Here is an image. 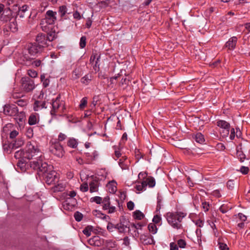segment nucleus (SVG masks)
I'll list each match as a JSON object with an SVG mask.
<instances>
[{
	"mask_svg": "<svg viewBox=\"0 0 250 250\" xmlns=\"http://www.w3.org/2000/svg\"><path fill=\"white\" fill-rule=\"evenodd\" d=\"M74 217L77 221L80 222L82 220L83 215L81 212L76 211L74 214Z\"/></svg>",
	"mask_w": 250,
	"mask_h": 250,
	"instance_id": "nucleus-43",
	"label": "nucleus"
},
{
	"mask_svg": "<svg viewBox=\"0 0 250 250\" xmlns=\"http://www.w3.org/2000/svg\"><path fill=\"white\" fill-rule=\"evenodd\" d=\"M161 220H162V218L160 216V215H156L154 216V217L152 219V221L154 223L153 224H158L159 223H160L161 222Z\"/></svg>",
	"mask_w": 250,
	"mask_h": 250,
	"instance_id": "nucleus-51",
	"label": "nucleus"
},
{
	"mask_svg": "<svg viewBox=\"0 0 250 250\" xmlns=\"http://www.w3.org/2000/svg\"><path fill=\"white\" fill-rule=\"evenodd\" d=\"M23 143V140L21 138H18L17 140L12 142L9 145V147L11 149H16L22 146Z\"/></svg>",
	"mask_w": 250,
	"mask_h": 250,
	"instance_id": "nucleus-19",
	"label": "nucleus"
},
{
	"mask_svg": "<svg viewBox=\"0 0 250 250\" xmlns=\"http://www.w3.org/2000/svg\"><path fill=\"white\" fill-rule=\"evenodd\" d=\"M102 203H103V209L106 210L109 208L110 202L109 197L108 196L105 197L103 200H102Z\"/></svg>",
	"mask_w": 250,
	"mask_h": 250,
	"instance_id": "nucleus-27",
	"label": "nucleus"
},
{
	"mask_svg": "<svg viewBox=\"0 0 250 250\" xmlns=\"http://www.w3.org/2000/svg\"><path fill=\"white\" fill-rule=\"evenodd\" d=\"M54 36L52 34L49 35H45L44 34H39L36 37V42L37 45L42 47V49L47 46V42H51L54 40Z\"/></svg>",
	"mask_w": 250,
	"mask_h": 250,
	"instance_id": "nucleus-7",
	"label": "nucleus"
},
{
	"mask_svg": "<svg viewBox=\"0 0 250 250\" xmlns=\"http://www.w3.org/2000/svg\"><path fill=\"white\" fill-rule=\"evenodd\" d=\"M42 156L37 158V155H35L32 158L34 159L30 162V166L34 169L37 170L39 175L42 174V172H45L47 170L48 165L46 163H42Z\"/></svg>",
	"mask_w": 250,
	"mask_h": 250,
	"instance_id": "nucleus-4",
	"label": "nucleus"
},
{
	"mask_svg": "<svg viewBox=\"0 0 250 250\" xmlns=\"http://www.w3.org/2000/svg\"><path fill=\"white\" fill-rule=\"evenodd\" d=\"M216 125L222 129H230V124L225 120H219L216 121Z\"/></svg>",
	"mask_w": 250,
	"mask_h": 250,
	"instance_id": "nucleus-20",
	"label": "nucleus"
},
{
	"mask_svg": "<svg viewBox=\"0 0 250 250\" xmlns=\"http://www.w3.org/2000/svg\"><path fill=\"white\" fill-rule=\"evenodd\" d=\"M237 41V38L236 37H231L226 43L225 47L229 50H233L235 48Z\"/></svg>",
	"mask_w": 250,
	"mask_h": 250,
	"instance_id": "nucleus-16",
	"label": "nucleus"
},
{
	"mask_svg": "<svg viewBox=\"0 0 250 250\" xmlns=\"http://www.w3.org/2000/svg\"><path fill=\"white\" fill-rule=\"evenodd\" d=\"M134 217L138 220H142L145 217L143 213L139 210H137L133 213Z\"/></svg>",
	"mask_w": 250,
	"mask_h": 250,
	"instance_id": "nucleus-34",
	"label": "nucleus"
},
{
	"mask_svg": "<svg viewBox=\"0 0 250 250\" xmlns=\"http://www.w3.org/2000/svg\"><path fill=\"white\" fill-rule=\"evenodd\" d=\"M83 231L84 234H85L87 237H88L91 234L92 229L91 228L87 227L83 230Z\"/></svg>",
	"mask_w": 250,
	"mask_h": 250,
	"instance_id": "nucleus-47",
	"label": "nucleus"
},
{
	"mask_svg": "<svg viewBox=\"0 0 250 250\" xmlns=\"http://www.w3.org/2000/svg\"><path fill=\"white\" fill-rule=\"evenodd\" d=\"M140 241L144 245H152L155 242L153 237L150 234L141 235Z\"/></svg>",
	"mask_w": 250,
	"mask_h": 250,
	"instance_id": "nucleus-15",
	"label": "nucleus"
},
{
	"mask_svg": "<svg viewBox=\"0 0 250 250\" xmlns=\"http://www.w3.org/2000/svg\"><path fill=\"white\" fill-rule=\"evenodd\" d=\"M144 181L146 182L147 186H148L150 188H153L155 185V180L152 177H148Z\"/></svg>",
	"mask_w": 250,
	"mask_h": 250,
	"instance_id": "nucleus-32",
	"label": "nucleus"
},
{
	"mask_svg": "<svg viewBox=\"0 0 250 250\" xmlns=\"http://www.w3.org/2000/svg\"><path fill=\"white\" fill-rule=\"evenodd\" d=\"M148 229L151 233L153 234L156 233L157 231V227L156 225L153 223H150L148 225Z\"/></svg>",
	"mask_w": 250,
	"mask_h": 250,
	"instance_id": "nucleus-36",
	"label": "nucleus"
},
{
	"mask_svg": "<svg viewBox=\"0 0 250 250\" xmlns=\"http://www.w3.org/2000/svg\"><path fill=\"white\" fill-rule=\"evenodd\" d=\"M19 134V132L16 130H13L11 132L10 134V137L11 139L15 138Z\"/></svg>",
	"mask_w": 250,
	"mask_h": 250,
	"instance_id": "nucleus-62",
	"label": "nucleus"
},
{
	"mask_svg": "<svg viewBox=\"0 0 250 250\" xmlns=\"http://www.w3.org/2000/svg\"><path fill=\"white\" fill-rule=\"evenodd\" d=\"M67 138V136L62 133H60L58 135V142L64 141Z\"/></svg>",
	"mask_w": 250,
	"mask_h": 250,
	"instance_id": "nucleus-54",
	"label": "nucleus"
},
{
	"mask_svg": "<svg viewBox=\"0 0 250 250\" xmlns=\"http://www.w3.org/2000/svg\"><path fill=\"white\" fill-rule=\"evenodd\" d=\"M21 82L22 89L26 92L32 91L35 88L34 82L29 77L22 78Z\"/></svg>",
	"mask_w": 250,
	"mask_h": 250,
	"instance_id": "nucleus-9",
	"label": "nucleus"
},
{
	"mask_svg": "<svg viewBox=\"0 0 250 250\" xmlns=\"http://www.w3.org/2000/svg\"><path fill=\"white\" fill-rule=\"evenodd\" d=\"M66 11L67 8L66 6L65 5H62L59 7V12L61 14V16L62 17H63L65 15Z\"/></svg>",
	"mask_w": 250,
	"mask_h": 250,
	"instance_id": "nucleus-44",
	"label": "nucleus"
},
{
	"mask_svg": "<svg viewBox=\"0 0 250 250\" xmlns=\"http://www.w3.org/2000/svg\"><path fill=\"white\" fill-rule=\"evenodd\" d=\"M3 30L5 34H8L9 32H16L18 30V27L16 19H13L12 21L5 24L3 27Z\"/></svg>",
	"mask_w": 250,
	"mask_h": 250,
	"instance_id": "nucleus-13",
	"label": "nucleus"
},
{
	"mask_svg": "<svg viewBox=\"0 0 250 250\" xmlns=\"http://www.w3.org/2000/svg\"><path fill=\"white\" fill-rule=\"evenodd\" d=\"M15 116L16 117L15 119L17 121L18 124L20 123H22L25 117L24 114L22 112H21L19 114H18Z\"/></svg>",
	"mask_w": 250,
	"mask_h": 250,
	"instance_id": "nucleus-35",
	"label": "nucleus"
},
{
	"mask_svg": "<svg viewBox=\"0 0 250 250\" xmlns=\"http://www.w3.org/2000/svg\"><path fill=\"white\" fill-rule=\"evenodd\" d=\"M238 216L241 221L242 222H245L247 220V216L243 214L242 213H239L238 214Z\"/></svg>",
	"mask_w": 250,
	"mask_h": 250,
	"instance_id": "nucleus-59",
	"label": "nucleus"
},
{
	"mask_svg": "<svg viewBox=\"0 0 250 250\" xmlns=\"http://www.w3.org/2000/svg\"><path fill=\"white\" fill-rule=\"evenodd\" d=\"M40 176H42L48 185H51L58 181L57 173L54 170H47L45 172H42Z\"/></svg>",
	"mask_w": 250,
	"mask_h": 250,
	"instance_id": "nucleus-6",
	"label": "nucleus"
},
{
	"mask_svg": "<svg viewBox=\"0 0 250 250\" xmlns=\"http://www.w3.org/2000/svg\"><path fill=\"white\" fill-rule=\"evenodd\" d=\"M147 186L146 182L142 181L140 184L137 185L135 186V188L136 190L141 191L146 190V187Z\"/></svg>",
	"mask_w": 250,
	"mask_h": 250,
	"instance_id": "nucleus-33",
	"label": "nucleus"
},
{
	"mask_svg": "<svg viewBox=\"0 0 250 250\" xmlns=\"http://www.w3.org/2000/svg\"><path fill=\"white\" fill-rule=\"evenodd\" d=\"M46 107V102L45 101H37L34 104V109L35 111H38L40 109Z\"/></svg>",
	"mask_w": 250,
	"mask_h": 250,
	"instance_id": "nucleus-22",
	"label": "nucleus"
},
{
	"mask_svg": "<svg viewBox=\"0 0 250 250\" xmlns=\"http://www.w3.org/2000/svg\"><path fill=\"white\" fill-rule=\"evenodd\" d=\"M240 171L242 174L246 175L248 173L249 171V168L248 167L242 166L240 168Z\"/></svg>",
	"mask_w": 250,
	"mask_h": 250,
	"instance_id": "nucleus-55",
	"label": "nucleus"
},
{
	"mask_svg": "<svg viewBox=\"0 0 250 250\" xmlns=\"http://www.w3.org/2000/svg\"><path fill=\"white\" fill-rule=\"evenodd\" d=\"M15 14L9 8L5 9L0 16V20L4 22L12 21L14 18Z\"/></svg>",
	"mask_w": 250,
	"mask_h": 250,
	"instance_id": "nucleus-11",
	"label": "nucleus"
},
{
	"mask_svg": "<svg viewBox=\"0 0 250 250\" xmlns=\"http://www.w3.org/2000/svg\"><path fill=\"white\" fill-rule=\"evenodd\" d=\"M230 129H222L220 131V134L223 138H226L229 134Z\"/></svg>",
	"mask_w": 250,
	"mask_h": 250,
	"instance_id": "nucleus-46",
	"label": "nucleus"
},
{
	"mask_svg": "<svg viewBox=\"0 0 250 250\" xmlns=\"http://www.w3.org/2000/svg\"><path fill=\"white\" fill-rule=\"evenodd\" d=\"M92 202H94L98 204H100L102 203V198L99 196H95L91 199Z\"/></svg>",
	"mask_w": 250,
	"mask_h": 250,
	"instance_id": "nucleus-53",
	"label": "nucleus"
},
{
	"mask_svg": "<svg viewBox=\"0 0 250 250\" xmlns=\"http://www.w3.org/2000/svg\"><path fill=\"white\" fill-rule=\"evenodd\" d=\"M90 191V192H93L97 191L98 189V184L96 182H92L89 184Z\"/></svg>",
	"mask_w": 250,
	"mask_h": 250,
	"instance_id": "nucleus-37",
	"label": "nucleus"
},
{
	"mask_svg": "<svg viewBox=\"0 0 250 250\" xmlns=\"http://www.w3.org/2000/svg\"><path fill=\"white\" fill-rule=\"evenodd\" d=\"M230 209V208L228 206V205L223 204L222 205L220 208L219 210L220 211L223 213H226L228 210H229Z\"/></svg>",
	"mask_w": 250,
	"mask_h": 250,
	"instance_id": "nucleus-40",
	"label": "nucleus"
},
{
	"mask_svg": "<svg viewBox=\"0 0 250 250\" xmlns=\"http://www.w3.org/2000/svg\"><path fill=\"white\" fill-rule=\"evenodd\" d=\"M209 204L206 202H203L202 203V207L204 211L207 212L209 209Z\"/></svg>",
	"mask_w": 250,
	"mask_h": 250,
	"instance_id": "nucleus-56",
	"label": "nucleus"
},
{
	"mask_svg": "<svg viewBox=\"0 0 250 250\" xmlns=\"http://www.w3.org/2000/svg\"><path fill=\"white\" fill-rule=\"evenodd\" d=\"M37 155V158L41 156V151L35 142H28L26 146V150L24 151L20 149L15 153V158L17 159L24 160L32 159L34 156Z\"/></svg>",
	"mask_w": 250,
	"mask_h": 250,
	"instance_id": "nucleus-1",
	"label": "nucleus"
},
{
	"mask_svg": "<svg viewBox=\"0 0 250 250\" xmlns=\"http://www.w3.org/2000/svg\"><path fill=\"white\" fill-rule=\"evenodd\" d=\"M64 104V102L61 100L60 95L55 100H52V109L50 111L51 114L53 116H56L58 113H63L65 109Z\"/></svg>",
	"mask_w": 250,
	"mask_h": 250,
	"instance_id": "nucleus-5",
	"label": "nucleus"
},
{
	"mask_svg": "<svg viewBox=\"0 0 250 250\" xmlns=\"http://www.w3.org/2000/svg\"><path fill=\"white\" fill-rule=\"evenodd\" d=\"M81 76V74L80 72H79V70L78 69H75L73 71L72 73V78L74 79H77L79 78Z\"/></svg>",
	"mask_w": 250,
	"mask_h": 250,
	"instance_id": "nucleus-49",
	"label": "nucleus"
},
{
	"mask_svg": "<svg viewBox=\"0 0 250 250\" xmlns=\"http://www.w3.org/2000/svg\"><path fill=\"white\" fill-rule=\"evenodd\" d=\"M65 185L62 183H59L52 188L54 192H60L64 190Z\"/></svg>",
	"mask_w": 250,
	"mask_h": 250,
	"instance_id": "nucleus-26",
	"label": "nucleus"
},
{
	"mask_svg": "<svg viewBox=\"0 0 250 250\" xmlns=\"http://www.w3.org/2000/svg\"><path fill=\"white\" fill-rule=\"evenodd\" d=\"M119 165L122 169H128L129 168V161L127 160L125 156L122 157L119 161Z\"/></svg>",
	"mask_w": 250,
	"mask_h": 250,
	"instance_id": "nucleus-18",
	"label": "nucleus"
},
{
	"mask_svg": "<svg viewBox=\"0 0 250 250\" xmlns=\"http://www.w3.org/2000/svg\"><path fill=\"white\" fill-rule=\"evenodd\" d=\"M28 6V5L24 4L21 7L19 8L17 15L21 18L24 17V13L27 11Z\"/></svg>",
	"mask_w": 250,
	"mask_h": 250,
	"instance_id": "nucleus-25",
	"label": "nucleus"
},
{
	"mask_svg": "<svg viewBox=\"0 0 250 250\" xmlns=\"http://www.w3.org/2000/svg\"><path fill=\"white\" fill-rule=\"evenodd\" d=\"M27 74L31 78H36L38 75L36 71L31 69L28 70Z\"/></svg>",
	"mask_w": 250,
	"mask_h": 250,
	"instance_id": "nucleus-50",
	"label": "nucleus"
},
{
	"mask_svg": "<svg viewBox=\"0 0 250 250\" xmlns=\"http://www.w3.org/2000/svg\"><path fill=\"white\" fill-rule=\"evenodd\" d=\"M67 195L69 196L64 202L63 206L65 209H71L76 203V200L74 197L76 195V192L72 190L67 192Z\"/></svg>",
	"mask_w": 250,
	"mask_h": 250,
	"instance_id": "nucleus-8",
	"label": "nucleus"
},
{
	"mask_svg": "<svg viewBox=\"0 0 250 250\" xmlns=\"http://www.w3.org/2000/svg\"><path fill=\"white\" fill-rule=\"evenodd\" d=\"M23 95L22 93H16L14 92L13 94V98L14 99H18L21 97H23Z\"/></svg>",
	"mask_w": 250,
	"mask_h": 250,
	"instance_id": "nucleus-63",
	"label": "nucleus"
},
{
	"mask_svg": "<svg viewBox=\"0 0 250 250\" xmlns=\"http://www.w3.org/2000/svg\"><path fill=\"white\" fill-rule=\"evenodd\" d=\"M50 149L52 153L58 157H62L63 156L64 151L59 142L53 143L50 146Z\"/></svg>",
	"mask_w": 250,
	"mask_h": 250,
	"instance_id": "nucleus-10",
	"label": "nucleus"
},
{
	"mask_svg": "<svg viewBox=\"0 0 250 250\" xmlns=\"http://www.w3.org/2000/svg\"><path fill=\"white\" fill-rule=\"evenodd\" d=\"M219 245L220 250H229V248L226 244L219 243Z\"/></svg>",
	"mask_w": 250,
	"mask_h": 250,
	"instance_id": "nucleus-57",
	"label": "nucleus"
},
{
	"mask_svg": "<svg viewBox=\"0 0 250 250\" xmlns=\"http://www.w3.org/2000/svg\"><path fill=\"white\" fill-rule=\"evenodd\" d=\"M235 136V129L234 128H232L230 129V134L229 136V138L231 140H232L234 139Z\"/></svg>",
	"mask_w": 250,
	"mask_h": 250,
	"instance_id": "nucleus-61",
	"label": "nucleus"
},
{
	"mask_svg": "<svg viewBox=\"0 0 250 250\" xmlns=\"http://www.w3.org/2000/svg\"><path fill=\"white\" fill-rule=\"evenodd\" d=\"M117 183L114 181L109 182L106 185V187L111 193H114L117 190Z\"/></svg>",
	"mask_w": 250,
	"mask_h": 250,
	"instance_id": "nucleus-23",
	"label": "nucleus"
},
{
	"mask_svg": "<svg viewBox=\"0 0 250 250\" xmlns=\"http://www.w3.org/2000/svg\"><path fill=\"white\" fill-rule=\"evenodd\" d=\"M27 159L19 160L17 163V166L19 167L21 170L24 171L25 170L26 161Z\"/></svg>",
	"mask_w": 250,
	"mask_h": 250,
	"instance_id": "nucleus-28",
	"label": "nucleus"
},
{
	"mask_svg": "<svg viewBox=\"0 0 250 250\" xmlns=\"http://www.w3.org/2000/svg\"><path fill=\"white\" fill-rule=\"evenodd\" d=\"M19 106L21 107H23L27 105V101L24 99H19L17 101L15 102Z\"/></svg>",
	"mask_w": 250,
	"mask_h": 250,
	"instance_id": "nucleus-41",
	"label": "nucleus"
},
{
	"mask_svg": "<svg viewBox=\"0 0 250 250\" xmlns=\"http://www.w3.org/2000/svg\"><path fill=\"white\" fill-rule=\"evenodd\" d=\"M194 138L196 142L201 144H203L205 141L204 135L200 132L196 133Z\"/></svg>",
	"mask_w": 250,
	"mask_h": 250,
	"instance_id": "nucleus-24",
	"label": "nucleus"
},
{
	"mask_svg": "<svg viewBox=\"0 0 250 250\" xmlns=\"http://www.w3.org/2000/svg\"><path fill=\"white\" fill-rule=\"evenodd\" d=\"M234 185V181L232 180H229L227 183V187L229 189L231 190L233 189Z\"/></svg>",
	"mask_w": 250,
	"mask_h": 250,
	"instance_id": "nucleus-52",
	"label": "nucleus"
},
{
	"mask_svg": "<svg viewBox=\"0 0 250 250\" xmlns=\"http://www.w3.org/2000/svg\"><path fill=\"white\" fill-rule=\"evenodd\" d=\"M92 80V76L90 74H87L83 77L81 80V83L84 84H88Z\"/></svg>",
	"mask_w": 250,
	"mask_h": 250,
	"instance_id": "nucleus-30",
	"label": "nucleus"
},
{
	"mask_svg": "<svg viewBox=\"0 0 250 250\" xmlns=\"http://www.w3.org/2000/svg\"><path fill=\"white\" fill-rule=\"evenodd\" d=\"M67 146L71 148H76L78 146V142L74 138H69L67 141Z\"/></svg>",
	"mask_w": 250,
	"mask_h": 250,
	"instance_id": "nucleus-29",
	"label": "nucleus"
},
{
	"mask_svg": "<svg viewBox=\"0 0 250 250\" xmlns=\"http://www.w3.org/2000/svg\"><path fill=\"white\" fill-rule=\"evenodd\" d=\"M87 104V97H83L81 100V103L80 104V108L81 109H83L86 105Z\"/></svg>",
	"mask_w": 250,
	"mask_h": 250,
	"instance_id": "nucleus-42",
	"label": "nucleus"
},
{
	"mask_svg": "<svg viewBox=\"0 0 250 250\" xmlns=\"http://www.w3.org/2000/svg\"><path fill=\"white\" fill-rule=\"evenodd\" d=\"M3 112L6 115L13 116L19 114L18 109L15 104L5 105L3 108Z\"/></svg>",
	"mask_w": 250,
	"mask_h": 250,
	"instance_id": "nucleus-12",
	"label": "nucleus"
},
{
	"mask_svg": "<svg viewBox=\"0 0 250 250\" xmlns=\"http://www.w3.org/2000/svg\"><path fill=\"white\" fill-rule=\"evenodd\" d=\"M88 243L91 245L99 246L100 244L99 237L98 236H94L88 240Z\"/></svg>",
	"mask_w": 250,
	"mask_h": 250,
	"instance_id": "nucleus-31",
	"label": "nucleus"
},
{
	"mask_svg": "<svg viewBox=\"0 0 250 250\" xmlns=\"http://www.w3.org/2000/svg\"><path fill=\"white\" fill-rule=\"evenodd\" d=\"M115 229V225H114L111 223H109L107 226V229L109 231L112 232L113 231V229Z\"/></svg>",
	"mask_w": 250,
	"mask_h": 250,
	"instance_id": "nucleus-58",
	"label": "nucleus"
},
{
	"mask_svg": "<svg viewBox=\"0 0 250 250\" xmlns=\"http://www.w3.org/2000/svg\"><path fill=\"white\" fill-rule=\"evenodd\" d=\"M28 51L31 56H35L40 53L43 50L42 47L39 46L37 43H30L28 46Z\"/></svg>",
	"mask_w": 250,
	"mask_h": 250,
	"instance_id": "nucleus-14",
	"label": "nucleus"
},
{
	"mask_svg": "<svg viewBox=\"0 0 250 250\" xmlns=\"http://www.w3.org/2000/svg\"><path fill=\"white\" fill-rule=\"evenodd\" d=\"M86 38L85 36H82L80 39V46L81 48H83L86 45Z\"/></svg>",
	"mask_w": 250,
	"mask_h": 250,
	"instance_id": "nucleus-45",
	"label": "nucleus"
},
{
	"mask_svg": "<svg viewBox=\"0 0 250 250\" xmlns=\"http://www.w3.org/2000/svg\"><path fill=\"white\" fill-rule=\"evenodd\" d=\"M186 214L181 211L167 212L166 217L168 223L173 228L180 229L182 228L181 222Z\"/></svg>",
	"mask_w": 250,
	"mask_h": 250,
	"instance_id": "nucleus-2",
	"label": "nucleus"
},
{
	"mask_svg": "<svg viewBox=\"0 0 250 250\" xmlns=\"http://www.w3.org/2000/svg\"><path fill=\"white\" fill-rule=\"evenodd\" d=\"M236 155L240 162H244L246 158V155L241 150H237Z\"/></svg>",
	"mask_w": 250,
	"mask_h": 250,
	"instance_id": "nucleus-39",
	"label": "nucleus"
},
{
	"mask_svg": "<svg viewBox=\"0 0 250 250\" xmlns=\"http://www.w3.org/2000/svg\"><path fill=\"white\" fill-rule=\"evenodd\" d=\"M93 214L95 216L102 219H105L106 217V215L97 210H94L93 211Z\"/></svg>",
	"mask_w": 250,
	"mask_h": 250,
	"instance_id": "nucleus-38",
	"label": "nucleus"
},
{
	"mask_svg": "<svg viewBox=\"0 0 250 250\" xmlns=\"http://www.w3.org/2000/svg\"><path fill=\"white\" fill-rule=\"evenodd\" d=\"M129 222L125 221L123 223L121 222L115 225V229H117L121 233H124L127 229H129V226H128Z\"/></svg>",
	"mask_w": 250,
	"mask_h": 250,
	"instance_id": "nucleus-17",
	"label": "nucleus"
},
{
	"mask_svg": "<svg viewBox=\"0 0 250 250\" xmlns=\"http://www.w3.org/2000/svg\"><path fill=\"white\" fill-rule=\"evenodd\" d=\"M39 121V117L38 114H32L29 117L28 123L30 125H34Z\"/></svg>",
	"mask_w": 250,
	"mask_h": 250,
	"instance_id": "nucleus-21",
	"label": "nucleus"
},
{
	"mask_svg": "<svg viewBox=\"0 0 250 250\" xmlns=\"http://www.w3.org/2000/svg\"><path fill=\"white\" fill-rule=\"evenodd\" d=\"M57 12L52 10H48L45 14V17L42 20L41 25V27L45 32H48L51 29L49 25H53L57 20Z\"/></svg>",
	"mask_w": 250,
	"mask_h": 250,
	"instance_id": "nucleus-3",
	"label": "nucleus"
},
{
	"mask_svg": "<svg viewBox=\"0 0 250 250\" xmlns=\"http://www.w3.org/2000/svg\"><path fill=\"white\" fill-rule=\"evenodd\" d=\"M127 207L128 209H129L130 210H133L134 207V203L131 201H129L127 203Z\"/></svg>",
	"mask_w": 250,
	"mask_h": 250,
	"instance_id": "nucleus-60",
	"label": "nucleus"
},
{
	"mask_svg": "<svg viewBox=\"0 0 250 250\" xmlns=\"http://www.w3.org/2000/svg\"><path fill=\"white\" fill-rule=\"evenodd\" d=\"M170 250H178L177 245H176L174 243H171L170 244Z\"/></svg>",
	"mask_w": 250,
	"mask_h": 250,
	"instance_id": "nucleus-64",
	"label": "nucleus"
},
{
	"mask_svg": "<svg viewBox=\"0 0 250 250\" xmlns=\"http://www.w3.org/2000/svg\"><path fill=\"white\" fill-rule=\"evenodd\" d=\"M177 244L180 248H185L186 246V242L184 239H181L178 240Z\"/></svg>",
	"mask_w": 250,
	"mask_h": 250,
	"instance_id": "nucleus-48",
	"label": "nucleus"
}]
</instances>
